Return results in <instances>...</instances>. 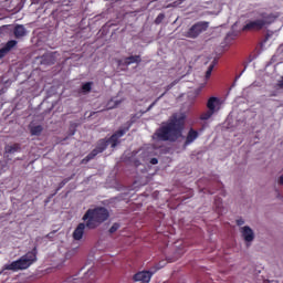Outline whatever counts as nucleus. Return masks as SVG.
Returning <instances> with one entry per match:
<instances>
[{"label":"nucleus","mask_w":283,"mask_h":283,"mask_svg":"<svg viewBox=\"0 0 283 283\" xmlns=\"http://www.w3.org/2000/svg\"><path fill=\"white\" fill-rule=\"evenodd\" d=\"M184 125L185 115L175 116L167 125H164L153 135L155 147H161L163 140H178Z\"/></svg>","instance_id":"f257e3e1"},{"label":"nucleus","mask_w":283,"mask_h":283,"mask_svg":"<svg viewBox=\"0 0 283 283\" xmlns=\"http://www.w3.org/2000/svg\"><path fill=\"white\" fill-rule=\"evenodd\" d=\"M109 218V212L105 208H95L90 209L83 217V220L86 221V227L88 229H96L101 222H105Z\"/></svg>","instance_id":"f03ea898"},{"label":"nucleus","mask_w":283,"mask_h":283,"mask_svg":"<svg viewBox=\"0 0 283 283\" xmlns=\"http://www.w3.org/2000/svg\"><path fill=\"white\" fill-rule=\"evenodd\" d=\"M34 262H36V250L28 252L18 261L6 264L4 271H23L24 269H30Z\"/></svg>","instance_id":"7ed1b4c3"},{"label":"nucleus","mask_w":283,"mask_h":283,"mask_svg":"<svg viewBox=\"0 0 283 283\" xmlns=\"http://www.w3.org/2000/svg\"><path fill=\"white\" fill-rule=\"evenodd\" d=\"M275 21V17L273 13L270 14H263L258 19L250 20L245 23L242 31L249 32L253 30H262V28H266V25H270V23H273Z\"/></svg>","instance_id":"20e7f679"},{"label":"nucleus","mask_w":283,"mask_h":283,"mask_svg":"<svg viewBox=\"0 0 283 283\" xmlns=\"http://www.w3.org/2000/svg\"><path fill=\"white\" fill-rule=\"evenodd\" d=\"M126 132L127 129L118 130L109 138V140L107 142L104 139L99 140L97 149L93 150L92 154L86 157V163L88 160H92V158H94V156H96L97 154L105 151V148L107 147V145H111V147H116L118 145V138H122V136H125Z\"/></svg>","instance_id":"39448f33"},{"label":"nucleus","mask_w":283,"mask_h":283,"mask_svg":"<svg viewBox=\"0 0 283 283\" xmlns=\"http://www.w3.org/2000/svg\"><path fill=\"white\" fill-rule=\"evenodd\" d=\"M208 28L209 22H198L184 33V36H187V39H198Z\"/></svg>","instance_id":"423d86ee"},{"label":"nucleus","mask_w":283,"mask_h":283,"mask_svg":"<svg viewBox=\"0 0 283 283\" xmlns=\"http://www.w3.org/2000/svg\"><path fill=\"white\" fill-rule=\"evenodd\" d=\"M240 233H241V238H243V240H244V242H247V244H251V242H253V240H255V232L249 226L241 227Z\"/></svg>","instance_id":"0eeeda50"},{"label":"nucleus","mask_w":283,"mask_h":283,"mask_svg":"<svg viewBox=\"0 0 283 283\" xmlns=\"http://www.w3.org/2000/svg\"><path fill=\"white\" fill-rule=\"evenodd\" d=\"M153 275H154V272L142 271V272H138L137 274H135L133 280L135 282H146V283H149V282H151V276Z\"/></svg>","instance_id":"6e6552de"},{"label":"nucleus","mask_w":283,"mask_h":283,"mask_svg":"<svg viewBox=\"0 0 283 283\" xmlns=\"http://www.w3.org/2000/svg\"><path fill=\"white\" fill-rule=\"evenodd\" d=\"M85 235V223H78V226L73 231V240L81 241Z\"/></svg>","instance_id":"1a4fd4ad"},{"label":"nucleus","mask_w":283,"mask_h":283,"mask_svg":"<svg viewBox=\"0 0 283 283\" xmlns=\"http://www.w3.org/2000/svg\"><path fill=\"white\" fill-rule=\"evenodd\" d=\"M208 109L211 112H219L220 111V99L216 97H210L207 104Z\"/></svg>","instance_id":"9d476101"},{"label":"nucleus","mask_w":283,"mask_h":283,"mask_svg":"<svg viewBox=\"0 0 283 283\" xmlns=\"http://www.w3.org/2000/svg\"><path fill=\"white\" fill-rule=\"evenodd\" d=\"M123 101H125L123 97H114L107 103L106 107L107 109H114L115 107H118Z\"/></svg>","instance_id":"9b49d317"},{"label":"nucleus","mask_w":283,"mask_h":283,"mask_svg":"<svg viewBox=\"0 0 283 283\" xmlns=\"http://www.w3.org/2000/svg\"><path fill=\"white\" fill-rule=\"evenodd\" d=\"M13 32H14L15 39H22V36H25V34H28V31L23 25H17Z\"/></svg>","instance_id":"f8f14e48"},{"label":"nucleus","mask_w":283,"mask_h":283,"mask_svg":"<svg viewBox=\"0 0 283 283\" xmlns=\"http://www.w3.org/2000/svg\"><path fill=\"white\" fill-rule=\"evenodd\" d=\"M196 138H198V132L191 129L188 133L187 139H186V145H191V143H193V140H196Z\"/></svg>","instance_id":"ddd939ff"},{"label":"nucleus","mask_w":283,"mask_h":283,"mask_svg":"<svg viewBox=\"0 0 283 283\" xmlns=\"http://www.w3.org/2000/svg\"><path fill=\"white\" fill-rule=\"evenodd\" d=\"M19 149H21V146H19V144L8 145L4 148L7 154H15V151H19Z\"/></svg>","instance_id":"4468645a"},{"label":"nucleus","mask_w":283,"mask_h":283,"mask_svg":"<svg viewBox=\"0 0 283 283\" xmlns=\"http://www.w3.org/2000/svg\"><path fill=\"white\" fill-rule=\"evenodd\" d=\"M30 132L32 136H41V132H43V126L41 125L31 126Z\"/></svg>","instance_id":"2eb2a0df"},{"label":"nucleus","mask_w":283,"mask_h":283,"mask_svg":"<svg viewBox=\"0 0 283 283\" xmlns=\"http://www.w3.org/2000/svg\"><path fill=\"white\" fill-rule=\"evenodd\" d=\"M124 63H125L126 65H132V63H140V56L135 55V56L126 57V59L124 60Z\"/></svg>","instance_id":"dca6fc26"},{"label":"nucleus","mask_w":283,"mask_h":283,"mask_svg":"<svg viewBox=\"0 0 283 283\" xmlns=\"http://www.w3.org/2000/svg\"><path fill=\"white\" fill-rule=\"evenodd\" d=\"M212 114H216V112L209 109L208 112H206L201 115V120H209V118H211Z\"/></svg>","instance_id":"f3484780"},{"label":"nucleus","mask_w":283,"mask_h":283,"mask_svg":"<svg viewBox=\"0 0 283 283\" xmlns=\"http://www.w3.org/2000/svg\"><path fill=\"white\" fill-rule=\"evenodd\" d=\"M14 45H17V41L11 40V41H9V42L6 44L4 49H6L8 52H10L11 49L14 48Z\"/></svg>","instance_id":"a211bd4d"},{"label":"nucleus","mask_w":283,"mask_h":283,"mask_svg":"<svg viewBox=\"0 0 283 283\" xmlns=\"http://www.w3.org/2000/svg\"><path fill=\"white\" fill-rule=\"evenodd\" d=\"M82 90L85 94L92 90V82H87L82 86Z\"/></svg>","instance_id":"6ab92c4d"},{"label":"nucleus","mask_w":283,"mask_h":283,"mask_svg":"<svg viewBox=\"0 0 283 283\" xmlns=\"http://www.w3.org/2000/svg\"><path fill=\"white\" fill-rule=\"evenodd\" d=\"M119 228L120 226L118 223H114L109 229V233H116V231H118Z\"/></svg>","instance_id":"aec40b11"},{"label":"nucleus","mask_w":283,"mask_h":283,"mask_svg":"<svg viewBox=\"0 0 283 283\" xmlns=\"http://www.w3.org/2000/svg\"><path fill=\"white\" fill-rule=\"evenodd\" d=\"M211 72H213V65H210L206 72V78H211Z\"/></svg>","instance_id":"412c9836"},{"label":"nucleus","mask_w":283,"mask_h":283,"mask_svg":"<svg viewBox=\"0 0 283 283\" xmlns=\"http://www.w3.org/2000/svg\"><path fill=\"white\" fill-rule=\"evenodd\" d=\"M163 19H165V14L160 13L156 20H155V23H161L163 22Z\"/></svg>","instance_id":"4be33fe9"},{"label":"nucleus","mask_w":283,"mask_h":283,"mask_svg":"<svg viewBox=\"0 0 283 283\" xmlns=\"http://www.w3.org/2000/svg\"><path fill=\"white\" fill-rule=\"evenodd\" d=\"M6 54H8V51L6 50V48L0 50V59H3V56H6Z\"/></svg>","instance_id":"5701e85b"},{"label":"nucleus","mask_w":283,"mask_h":283,"mask_svg":"<svg viewBox=\"0 0 283 283\" xmlns=\"http://www.w3.org/2000/svg\"><path fill=\"white\" fill-rule=\"evenodd\" d=\"M277 185H283V176H280V177L277 178Z\"/></svg>","instance_id":"b1692460"},{"label":"nucleus","mask_w":283,"mask_h":283,"mask_svg":"<svg viewBox=\"0 0 283 283\" xmlns=\"http://www.w3.org/2000/svg\"><path fill=\"white\" fill-rule=\"evenodd\" d=\"M150 163H151V165H158V159H157V158H153V159L150 160Z\"/></svg>","instance_id":"393cba45"},{"label":"nucleus","mask_w":283,"mask_h":283,"mask_svg":"<svg viewBox=\"0 0 283 283\" xmlns=\"http://www.w3.org/2000/svg\"><path fill=\"white\" fill-rule=\"evenodd\" d=\"M237 224H238L239 227H242V224H244V220H242V219L238 220V221H237Z\"/></svg>","instance_id":"a878e982"},{"label":"nucleus","mask_w":283,"mask_h":283,"mask_svg":"<svg viewBox=\"0 0 283 283\" xmlns=\"http://www.w3.org/2000/svg\"><path fill=\"white\" fill-rule=\"evenodd\" d=\"M282 85H283V77H282Z\"/></svg>","instance_id":"bb28decb"}]
</instances>
